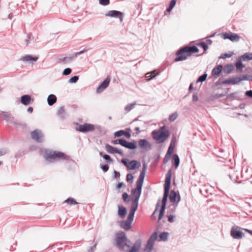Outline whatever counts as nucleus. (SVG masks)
I'll return each instance as SVG.
<instances>
[{
	"label": "nucleus",
	"instance_id": "obj_22",
	"mask_svg": "<svg viewBox=\"0 0 252 252\" xmlns=\"http://www.w3.org/2000/svg\"><path fill=\"white\" fill-rule=\"evenodd\" d=\"M239 78L238 77H235V78H232L229 79H226L223 81V84H233V85H236L239 84L240 82L238 81Z\"/></svg>",
	"mask_w": 252,
	"mask_h": 252
},
{
	"label": "nucleus",
	"instance_id": "obj_9",
	"mask_svg": "<svg viewBox=\"0 0 252 252\" xmlns=\"http://www.w3.org/2000/svg\"><path fill=\"white\" fill-rule=\"evenodd\" d=\"M1 115L3 119L9 124H13L14 125H23L24 126H25V125L22 124L18 120H16L8 112H2Z\"/></svg>",
	"mask_w": 252,
	"mask_h": 252
},
{
	"label": "nucleus",
	"instance_id": "obj_24",
	"mask_svg": "<svg viewBox=\"0 0 252 252\" xmlns=\"http://www.w3.org/2000/svg\"><path fill=\"white\" fill-rule=\"evenodd\" d=\"M57 101V97L53 94L49 95L47 98V102L49 106H52Z\"/></svg>",
	"mask_w": 252,
	"mask_h": 252
},
{
	"label": "nucleus",
	"instance_id": "obj_42",
	"mask_svg": "<svg viewBox=\"0 0 252 252\" xmlns=\"http://www.w3.org/2000/svg\"><path fill=\"white\" fill-rule=\"evenodd\" d=\"M238 78H239L238 81H239V82H240L241 81H243V80H251V77L247 75H242L240 77H238Z\"/></svg>",
	"mask_w": 252,
	"mask_h": 252
},
{
	"label": "nucleus",
	"instance_id": "obj_20",
	"mask_svg": "<svg viewBox=\"0 0 252 252\" xmlns=\"http://www.w3.org/2000/svg\"><path fill=\"white\" fill-rule=\"evenodd\" d=\"M141 166L139 162L135 160H133L128 163V166H127V168L128 170H134L136 168H139Z\"/></svg>",
	"mask_w": 252,
	"mask_h": 252
},
{
	"label": "nucleus",
	"instance_id": "obj_57",
	"mask_svg": "<svg viewBox=\"0 0 252 252\" xmlns=\"http://www.w3.org/2000/svg\"><path fill=\"white\" fill-rule=\"evenodd\" d=\"M128 159L127 158H123L121 160V162L127 167V166H128Z\"/></svg>",
	"mask_w": 252,
	"mask_h": 252
},
{
	"label": "nucleus",
	"instance_id": "obj_2",
	"mask_svg": "<svg viewBox=\"0 0 252 252\" xmlns=\"http://www.w3.org/2000/svg\"><path fill=\"white\" fill-rule=\"evenodd\" d=\"M171 178V170H169L166 176L165 183L164 185V194L163 196L161 201V206L159 211V214L158 217V220H159L161 219L164 215L165 212L166 204L168 196L169 195L170 183Z\"/></svg>",
	"mask_w": 252,
	"mask_h": 252
},
{
	"label": "nucleus",
	"instance_id": "obj_25",
	"mask_svg": "<svg viewBox=\"0 0 252 252\" xmlns=\"http://www.w3.org/2000/svg\"><path fill=\"white\" fill-rule=\"evenodd\" d=\"M118 215L121 218H124L126 215V208L121 205H119L118 206Z\"/></svg>",
	"mask_w": 252,
	"mask_h": 252
},
{
	"label": "nucleus",
	"instance_id": "obj_21",
	"mask_svg": "<svg viewBox=\"0 0 252 252\" xmlns=\"http://www.w3.org/2000/svg\"><path fill=\"white\" fill-rule=\"evenodd\" d=\"M31 101V96L28 94L23 95L21 97V103L25 105H28L30 103Z\"/></svg>",
	"mask_w": 252,
	"mask_h": 252
},
{
	"label": "nucleus",
	"instance_id": "obj_60",
	"mask_svg": "<svg viewBox=\"0 0 252 252\" xmlns=\"http://www.w3.org/2000/svg\"><path fill=\"white\" fill-rule=\"evenodd\" d=\"M176 3V0H171L170 2L169 6L174 8Z\"/></svg>",
	"mask_w": 252,
	"mask_h": 252
},
{
	"label": "nucleus",
	"instance_id": "obj_1",
	"mask_svg": "<svg viewBox=\"0 0 252 252\" xmlns=\"http://www.w3.org/2000/svg\"><path fill=\"white\" fill-rule=\"evenodd\" d=\"M116 243L118 248L124 252H138L141 246V240L138 239L129 250L131 242L127 239L126 233L123 231L116 234Z\"/></svg>",
	"mask_w": 252,
	"mask_h": 252
},
{
	"label": "nucleus",
	"instance_id": "obj_17",
	"mask_svg": "<svg viewBox=\"0 0 252 252\" xmlns=\"http://www.w3.org/2000/svg\"><path fill=\"white\" fill-rule=\"evenodd\" d=\"M105 149L107 152L111 154L117 153L121 155V156L124 155L123 151L122 150H119L117 148L114 147L108 144H106L105 145Z\"/></svg>",
	"mask_w": 252,
	"mask_h": 252
},
{
	"label": "nucleus",
	"instance_id": "obj_39",
	"mask_svg": "<svg viewBox=\"0 0 252 252\" xmlns=\"http://www.w3.org/2000/svg\"><path fill=\"white\" fill-rule=\"evenodd\" d=\"M137 121H139V122L136 124V126H141V127H145V126H146V123L145 122H142V121H139L138 118H136V119H135L133 121V123H135L136 122H137Z\"/></svg>",
	"mask_w": 252,
	"mask_h": 252
},
{
	"label": "nucleus",
	"instance_id": "obj_34",
	"mask_svg": "<svg viewBox=\"0 0 252 252\" xmlns=\"http://www.w3.org/2000/svg\"><path fill=\"white\" fill-rule=\"evenodd\" d=\"M174 148V144L173 143V141L172 140L170 143V144L168 147L167 152L166 153L167 154V155H171L173 152Z\"/></svg>",
	"mask_w": 252,
	"mask_h": 252
},
{
	"label": "nucleus",
	"instance_id": "obj_40",
	"mask_svg": "<svg viewBox=\"0 0 252 252\" xmlns=\"http://www.w3.org/2000/svg\"><path fill=\"white\" fill-rule=\"evenodd\" d=\"M178 117V114L177 112H174V113L171 114L169 117V120L170 122L174 121Z\"/></svg>",
	"mask_w": 252,
	"mask_h": 252
},
{
	"label": "nucleus",
	"instance_id": "obj_7",
	"mask_svg": "<svg viewBox=\"0 0 252 252\" xmlns=\"http://www.w3.org/2000/svg\"><path fill=\"white\" fill-rule=\"evenodd\" d=\"M164 128L165 126H163L161 127V131L154 130L152 132L153 137L158 143L163 142L170 135L168 130L163 131Z\"/></svg>",
	"mask_w": 252,
	"mask_h": 252
},
{
	"label": "nucleus",
	"instance_id": "obj_45",
	"mask_svg": "<svg viewBox=\"0 0 252 252\" xmlns=\"http://www.w3.org/2000/svg\"><path fill=\"white\" fill-rule=\"evenodd\" d=\"M158 238V232H155L150 237L149 240H151L152 242H154Z\"/></svg>",
	"mask_w": 252,
	"mask_h": 252
},
{
	"label": "nucleus",
	"instance_id": "obj_53",
	"mask_svg": "<svg viewBox=\"0 0 252 252\" xmlns=\"http://www.w3.org/2000/svg\"><path fill=\"white\" fill-rule=\"evenodd\" d=\"M167 217H168V221H169L170 222H174V218L175 217V215H174L170 214L169 215H168Z\"/></svg>",
	"mask_w": 252,
	"mask_h": 252
},
{
	"label": "nucleus",
	"instance_id": "obj_36",
	"mask_svg": "<svg viewBox=\"0 0 252 252\" xmlns=\"http://www.w3.org/2000/svg\"><path fill=\"white\" fill-rule=\"evenodd\" d=\"M135 104H136V102H133V103L127 104L125 107V110L126 111V112H129L134 107Z\"/></svg>",
	"mask_w": 252,
	"mask_h": 252
},
{
	"label": "nucleus",
	"instance_id": "obj_61",
	"mask_svg": "<svg viewBox=\"0 0 252 252\" xmlns=\"http://www.w3.org/2000/svg\"><path fill=\"white\" fill-rule=\"evenodd\" d=\"M114 174L115 178H119L120 176V173L119 172L115 170L114 171Z\"/></svg>",
	"mask_w": 252,
	"mask_h": 252
},
{
	"label": "nucleus",
	"instance_id": "obj_59",
	"mask_svg": "<svg viewBox=\"0 0 252 252\" xmlns=\"http://www.w3.org/2000/svg\"><path fill=\"white\" fill-rule=\"evenodd\" d=\"M246 96L252 98V90L247 91L245 92Z\"/></svg>",
	"mask_w": 252,
	"mask_h": 252
},
{
	"label": "nucleus",
	"instance_id": "obj_33",
	"mask_svg": "<svg viewBox=\"0 0 252 252\" xmlns=\"http://www.w3.org/2000/svg\"><path fill=\"white\" fill-rule=\"evenodd\" d=\"M154 244V242H152L151 240H148L146 246V249L147 250L148 252L151 251L153 249Z\"/></svg>",
	"mask_w": 252,
	"mask_h": 252
},
{
	"label": "nucleus",
	"instance_id": "obj_58",
	"mask_svg": "<svg viewBox=\"0 0 252 252\" xmlns=\"http://www.w3.org/2000/svg\"><path fill=\"white\" fill-rule=\"evenodd\" d=\"M232 56L231 54H227V53H225L223 55H222V56H221L220 58V59H225L226 58H230Z\"/></svg>",
	"mask_w": 252,
	"mask_h": 252
},
{
	"label": "nucleus",
	"instance_id": "obj_32",
	"mask_svg": "<svg viewBox=\"0 0 252 252\" xmlns=\"http://www.w3.org/2000/svg\"><path fill=\"white\" fill-rule=\"evenodd\" d=\"M168 235L169 233L168 232H164L160 233L159 236V239L158 240V241H166L167 240Z\"/></svg>",
	"mask_w": 252,
	"mask_h": 252
},
{
	"label": "nucleus",
	"instance_id": "obj_41",
	"mask_svg": "<svg viewBox=\"0 0 252 252\" xmlns=\"http://www.w3.org/2000/svg\"><path fill=\"white\" fill-rule=\"evenodd\" d=\"M197 45L199 46V47H202L204 51H207V49H208L207 44L204 42H200L197 44Z\"/></svg>",
	"mask_w": 252,
	"mask_h": 252
},
{
	"label": "nucleus",
	"instance_id": "obj_4",
	"mask_svg": "<svg viewBox=\"0 0 252 252\" xmlns=\"http://www.w3.org/2000/svg\"><path fill=\"white\" fill-rule=\"evenodd\" d=\"M44 157L47 161L51 162L57 160H68L70 159V157L64 153L50 150H45Z\"/></svg>",
	"mask_w": 252,
	"mask_h": 252
},
{
	"label": "nucleus",
	"instance_id": "obj_12",
	"mask_svg": "<svg viewBox=\"0 0 252 252\" xmlns=\"http://www.w3.org/2000/svg\"><path fill=\"white\" fill-rule=\"evenodd\" d=\"M105 16L113 18H118L120 22H122L124 20V13L119 11L113 10L109 11L105 14Z\"/></svg>",
	"mask_w": 252,
	"mask_h": 252
},
{
	"label": "nucleus",
	"instance_id": "obj_23",
	"mask_svg": "<svg viewBox=\"0 0 252 252\" xmlns=\"http://www.w3.org/2000/svg\"><path fill=\"white\" fill-rule=\"evenodd\" d=\"M57 115L62 119H64L66 117V113L65 112L64 107H60L57 111Z\"/></svg>",
	"mask_w": 252,
	"mask_h": 252
},
{
	"label": "nucleus",
	"instance_id": "obj_31",
	"mask_svg": "<svg viewBox=\"0 0 252 252\" xmlns=\"http://www.w3.org/2000/svg\"><path fill=\"white\" fill-rule=\"evenodd\" d=\"M240 93V92H236L228 94L226 96V98L229 99L232 97H234L235 99H239V96L238 95Z\"/></svg>",
	"mask_w": 252,
	"mask_h": 252
},
{
	"label": "nucleus",
	"instance_id": "obj_44",
	"mask_svg": "<svg viewBox=\"0 0 252 252\" xmlns=\"http://www.w3.org/2000/svg\"><path fill=\"white\" fill-rule=\"evenodd\" d=\"M78 79L79 77L78 76H74L69 79L68 82L70 83H75L78 81Z\"/></svg>",
	"mask_w": 252,
	"mask_h": 252
},
{
	"label": "nucleus",
	"instance_id": "obj_38",
	"mask_svg": "<svg viewBox=\"0 0 252 252\" xmlns=\"http://www.w3.org/2000/svg\"><path fill=\"white\" fill-rule=\"evenodd\" d=\"M207 77V74L206 73H204L202 75L200 76L196 81V83L198 82H202L206 80V78Z\"/></svg>",
	"mask_w": 252,
	"mask_h": 252
},
{
	"label": "nucleus",
	"instance_id": "obj_19",
	"mask_svg": "<svg viewBox=\"0 0 252 252\" xmlns=\"http://www.w3.org/2000/svg\"><path fill=\"white\" fill-rule=\"evenodd\" d=\"M38 58L36 57H32L30 55H27L21 58V60L25 62H29L30 63H33L36 62Z\"/></svg>",
	"mask_w": 252,
	"mask_h": 252
},
{
	"label": "nucleus",
	"instance_id": "obj_43",
	"mask_svg": "<svg viewBox=\"0 0 252 252\" xmlns=\"http://www.w3.org/2000/svg\"><path fill=\"white\" fill-rule=\"evenodd\" d=\"M125 131L124 130H120L117 131L114 133V136L117 137H120L121 136L124 135L125 134Z\"/></svg>",
	"mask_w": 252,
	"mask_h": 252
},
{
	"label": "nucleus",
	"instance_id": "obj_5",
	"mask_svg": "<svg viewBox=\"0 0 252 252\" xmlns=\"http://www.w3.org/2000/svg\"><path fill=\"white\" fill-rule=\"evenodd\" d=\"M147 169V165L146 163L143 164L142 171L136 182V188L131 190L132 193H138L141 194L142 188L145 176V173Z\"/></svg>",
	"mask_w": 252,
	"mask_h": 252
},
{
	"label": "nucleus",
	"instance_id": "obj_26",
	"mask_svg": "<svg viewBox=\"0 0 252 252\" xmlns=\"http://www.w3.org/2000/svg\"><path fill=\"white\" fill-rule=\"evenodd\" d=\"M121 226L126 230H129L131 227V222L127 220L123 221L121 224Z\"/></svg>",
	"mask_w": 252,
	"mask_h": 252
},
{
	"label": "nucleus",
	"instance_id": "obj_3",
	"mask_svg": "<svg viewBox=\"0 0 252 252\" xmlns=\"http://www.w3.org/2000/svg\"><path fill=\"white\" fill-rule=\"evenodd\" d=\"M198 52L199 49L195 46H186L177 52L176 55L177 57L174 59V62H178L186 60L191 54L198 53Z\"/></svg>",
	"mask_w": 252,
	"mask_h": 252
},
{
	"label": "nucleus",
	"instance_id": "obj_14",
	"mask_svg": "<svg viewBox=\"0 0 252 252\" xmlns=\"http://www.w3.org/2000/svg\"><path fill=\"white\" fill-rule=\"evenodd\" d=\"M31 135L33 140L37 142H42L43 141V134L39 129H35L31 133Z\"/></svg>",
	"mask_w": 252,
	"mask_h": 252
},
{
	"label": "nucleus",
	"instance_id": "obj_37",
	"mask_svg": "<svg viewBox=\"0 0 252 252\" xmlns=\"http://www.w3.org/2000/svg\"><path fill=\"white\" fill-rule=\"evenodd\" d=\"M64 202L71 204V205H75L77 204L78 203L76 202V201L72 197H69L66 200H65Z\"/></svg>",
	"mask_w": 252,
	"mask_h": 252
},
{
	"label": "nucleus",
	"instance_id": "obj_54",
	"mask_svg": "<svg viewBox=\"0 0 252 252\" xmlns=\"http://www.w3.org/2000/svg\"><path fill=\"white\" fill-rule=\"evenodd\" d=\"M88 51V50L86 49H84L83 50L81 51H80V52H76L75 53L74 55V57L75 58H76L78 56L80 55H81L83 53H84L85 52H86Z\"/></svg>",
	"mask_w": 252,
	"mask_h": 252
},
{
	"label": "nucleus",
	"instance_id": "obj_29",
	"mask_svg": "<svg viewBox=\"0 0 252 252\" xmlns=\"http://www.w3.org/2000/svg\"><path fill=\"white\" fill-rule=\"evenodd\" d=\"M243 61H248L252 60V53H246L241 57Z\"/></svg>",
	"mask_w": 252,
	"mask_h": 252
},
{
	"label": "nucleus",
	"instance_id": "obj_15",
	"mask_svg": "<svg viewBox=\"0 0 252 252\" xmlns=\"http://www.w3.org/2000/svg\"><path fill=\"white\" fill-rule=\"evenodd\" d=\"M222 37L224 39H228L233 42L238 41L240 39V36L237 33H233L231 32L228 33H223L222 34Z\"/></svg>",
	"mask_w": 252,
	"mask_h": 252
},
{
	"label": "nucleus",
	"instance_id": "obj_62",
	"mask_svg": "<svg viewBox=\"0 0 252 252\" xmlns=\"http://www.w3.org/2000/svg\"><path fill=\"white\" fill-rule=\"evenodd\" d=\"M178 204H176L175 205H174L173 206V209H170V213H171V214H174V212H175V210L176 209V207L177 206Z\"/></svg>",
	"mask_w": 252,
	"mask_h": 252
},
{
	"label": "nucleus",
	"instance_id": "obj_51",
	"mask_svg": "<svg viewBox=\"0 0 252 252\" xmlns=\"http://www.w3.org/2000/svg\"><path fill=\"white\" fill-rule=\"evenodd\" d=\"M8 152V150L6 148L0 149V157L5 155Z\"/></svg>",
	"mask_w": 252,
	"mask_h": 252
},
{
	"label": "nucleus",
	"instance_id": "obj_49",
	"mask_svg": "<svg viewBox=\"0 0 252 252\" xmlns=\"http://www.w3.org/2000/svg\"><path fill=\"white\" fill-rule=\"evenodd\" d=\"M99 3L103 6H106L110 3V0H99Z\"/></svg>",
	"mask_w": 252,
	"mask_h": 252
},
{
	"label": "nucleus",
	"instance_id": "obj_27",
	"mask_svg": "<svg viewBox=\"0 0 252 252\" xmlns=\"http://www.w3.org/2000/svg\"><path fill=\"white\" fill-rule=\"evenodd\" d=\"M222 69V66L221 65H219L217 66L214 67L212 70V75L219 76L221 71Z\"/></svg>",
	"mask_w": 252,
	"mask_h": 252
},
{
	"label": "nucleus",
	"instance_id": "obj_64",
	"mask_svg": "<svg viewBox=\"0 0 252 252\" xmlns=\"http://www.w3.org/2000/svg\"><path fill=\"white\" fill-rule=\"evenodd\" d=\"M124 185V184L123 182H120V183H119L117 185V189H119L121 187H122Z\"/></svg>",
	"mask_w": 252,
	"mask_h": 252
},
{
	"label": "nucleus",
	"instance_id": "obj_8",
	"mask_svg": "<svg viewBox=\"0 0 252 252\" xmlns=\"http://www.w3.org/2000/svg\"><path fill=\"white\" fill-rule=\"evenodd\" d=\"M111 143L114 145L120 144L121 146L130 150H134L137 148L136 141L128 142L123 138L112 140Z\"/></svg>",
	"mask_w": 252,
	"mask_h": 252
},
{
	"label": "nucleus",
	"instance_id": "obj_48",
	"mask_svg": "<svg viewBox=\"0 0 252 252\" xmlns=\"http://www.w3.org/2000/svg\"><path fill=\"white\" fill-rule=\"evenodd\" d=\"M232 70V65H226L224 68V71L226 73H230Z\"/></svg>",
	"mask_w": 252,
	"mask_h": 252
},
{
	"label": "nucleus",
	"instance_id": "obj_55",
	"mask_svg": "<svg viewBox=\"0 0 252 252\" xmlns=\"http://www.w3.org/2000/svg\"><path fill=\"white\" fill-rule=\"evenodd\" d=\"M100 168L102 169V170L104 172H106L109 169V166L107 164H105V165L101 164L100 165Z\"/></svg>",
	"mask_w": 252,
	"mask_h": 252
},
{
	"label": "nucleus",
	"instance_id": "obj_46",
	"mask_svg": "<svg viewBox=\"0 0 252 252\" xmlns=\"http://www.w3.org/2000/svg\"><path fill=\"white\" fill-rule=\"evenodd\" d=\"M235 66L237 69L240 70V72H241L242 69L243 67V64L241 61L237 62L235 63Z\"/></svg>",
	"mask_w": 252,
	"mask_h": 252
},
{
	"label": "nucleus",
	"instance_id": "obj_52",
	"mask_svg": "<svg viewBox=\"0 0 252 252\" xmlns=\"http://www.w3.org/2000/svg\"><path fill=\"white\" fill-rule=\"evenodd\" d=\"M171 156V155H167V153L166 154V155L163 158V163H164V164L166 163L169 161V160Z\"/></svg>",
	"mask_w": 252,
	"mask_h": 252
},
{
	"label": "nucleus",
	"instance_id": "obj_47",
	"mask_svg": "<svg viewBox=\"0 0 252 252\" xmlns=\"http://www.w3.org/2000/svg\"><path fill=\"white\" fill-rule=\"evenodd\" d=\"M133 179V176L130 173H128L126 175V180L127 182L132 183Z\"/></svg>",
	"mask_w": 252,
	"mask_h": 252
},
{
	"label": "nucleus",
	"instance_id": "obj_10",
	"mask_svg": "<svg viewBox=\"0 0 252 252\" xmlns=\"http://www.w3.org/2000/svg\"><path fill=\"white\" fill-rule=\"evenodd\" d=\"M138 146L141 149V152H147L152 148V146L147 139H140L138 141Z\"/></svg>",
	"mask_w": 252,
	"mask_h": 252
},
{
	"label": "nucleus",
	"instance_id": "obj_50",
	"mask_svg": "<svg viewBox=\"0 0 252 252\" xmlns=\"http://www.w3.org/2000/svg\"><path fill=\"white\" fill-rule=\"evenodd\" d=\"M72 71V70L70 68H66L64 69V70L63 72V75H68L71 73Z\"/></svg>",
	"mask_w": 252,
	"mask_h": 252
},
{
	"label": "nucleus",
	"instance_id": "obj_30",
	"mask_svg": "<svg viewBox=\"0 0 252 252\" xmlns=\"http://www.w3.org/2000/svg\"><path fill=\"white\" fill-rule=\"evenodd\" d=\"M75 58L74 55H73L71 57H66L63 58L62 59H60L59 60L61 62V63H67L70 61H71L73 59Z\"/></svg>",
	"mask_w": 252,
	"mask_h": 252
},
{
	"label": "nucleus",
	"instance_id": "obj_18",
	"mask_svg": "<svg viewBox=\"0 0 252 252\" xmlns=\"http://www.w3.org/2000/svg\"><path fill=\"white\" fill-rule=\"evenodd\" d=\"M169 199L171 202H176V204H178L180 200V195L178 193H176L175 191L172 190L169 195Z\"/></svg>",
	"mask_w": 252,
	"mask_h": 252
},
{
	"label": "nucleus",
	"instance_id": "obj_6",
	"mask_svg": "<svg viewBox=\"0 0 252 252\" xmlns=\"http://www.w3.org/2000/svg\"><path fill=\"white\" fill-rule=\"evenodd\" d=\"M134 196V200L131 204V206L129 211V215L126 220L132 223L135 212L137 209L138 206V202L141 195V194L138 193H132Z\"/></svg>",
	"mask_w": 252,
	"mask_h": 252
},
{
	"label": "nucleus",
	"instance_id": "obj_16",
	"mask_svg": "<svg viewBox=\"0 0 252 252\" xmlns=\"http://www.w3.org/2000/svg\"><path fill=\"white\" fill-rule=\"evenodd\" d=\"M110 82V78L109 77H107L101 83V84L96 89V93L100 94L102 93L104 90H105L109 85Z\"/></svg>",
	"mask_w": 252,
	"mask_h": 252
},
{
	"label": "nucleus",
	"instance_id": "obj_63",
	"mask_svg": "<svg viewBox=\"0 0 252 252\" xmlns=\"http://www.w3.org/2000/svg\"><path fill=\"white\" fill-rule=\"evenodd\" d=\"M198 99L197 94H194L192 96V100L193 101H197Z\"/></svg>",
	"mask_w": 252,
	"mask_h": 252
},
{
	"label": "nucleus",
	"instance_id": "obj_28",
	"mask_svg": "<svg viewBox=\"0 0 252 252\" xmlns=\"http://www.w3.org/2000/svg\"><path fill=\"white\" fill-rule=\"evenodd\" d=\"M173 163L175 168H177L180 163V158L177 154H174L173 156Z\"/></svg>",
	"mask_w": 252,
	"mask_h": 252
},
{
	"label": "nucleus",
	"instance_id": "obj_35",
	"mask_svg": "<svg viewBox=\"0 0 252 252\" xmlns=\"http://www.w3.org/2000/svg\"><path fill=\"white\" fill-rule=\"evenodd\" d=\"M100 155L102 156L103 158L108 163H112L113 162V159L111 158V157L107 154H105L104 155H102V153H100Z\"/></svg>",
	"mask_w": 252,
	"mask_h": 252
},
{
	"label": "nucleus",
	"instance_id": "obj_56",
	"mask_svg": "<svg viewBox=\"0 0 252 252\" xmlns=\"http://www.w3.org/2000/svg\"><path fill=\"white\" fill-rule=\"evenodd\" d=\"M123 199L124 201L127 202L128 201V194L126 192H124L122 195Z\"/></svg>",
	"mask_w": 252,
	"mask_h": 252
},
{
	"label": "nucleus",
	"instance_id": "obj_11",
	"mask_svg": "<svg viewBox=\"0 0 252 252\" xmlns=\"http://www.w3.org/2000/svg\"><path fill=\"white\" fill-rule=\"evenodd\" d=\"M231 236L235 239H241L245 236L240 227L238 226L233 227L230 231Z\"/></svg>",
	"mask_w": 252,
	"mask_h": 252
},
{
	"label": "nucleus",
	"instance_id": "obj_13",
	"mask_svg": "<svg viewBox=\"0 0 252 252\" xmlns=\"http://www.w3.org/2000/svg\"><path fill=\"white\" fill-rule=\"evenodd\" d=\"M76 129L77 131L81 132H88L94 131V126L93 124L85 123L83 125H80Z\"/></svg>",
	"mask_w": 252,
	"mask_h": 252
}]
</instances>
